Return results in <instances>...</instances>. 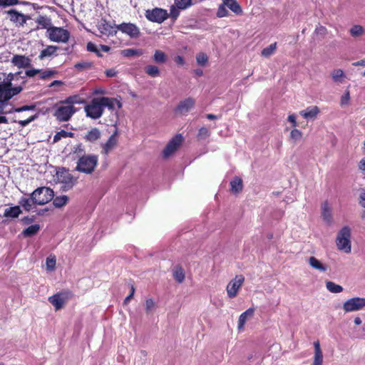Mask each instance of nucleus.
I'll use <instances>...</instances> for the list:
<instances>
[{"label":"nucleus","mask_w":365,"mask_h":365,"mask_svg":"<svg viewBox=\"0 0 365 365\" xmlns=\"http://www.w3.org/2000/svg\"><path fill=\"white\" fill-rule=\"evenodd\" d=\"M76 96H69L56 106L54 117L59 122L68 121L76 112L73 104L76 103Z\"/></svg>","instance_id":"f257e3e1"},{"label":"nucleus","mask_w":365,"mask_h":365,"mask_svg":"<svg viewBox=\"0 0 365 365\" xmlns=\"http://www.w3.org/2000/svg\"><path fill=\"white\" fill-rule=\"evenodd\" d=\"M98 163L96 155H86L78 159L76 170L80 173L91 174L96 169Z\"/></svg>","instance_id":"f03ea898"},{"label":"nucleus","mask_w":365,"mask_h":365,"mask_svg":"<svg viewBox=\"0 0 365 365\" xmlns=\"http://www.w3.org/2000/svg\"><path fill=\"white\" fill-rule=\"evenodd\" d=\"M31 197L34 205H43L53 199L54 192L50 187H40L31 194Z\"/></svg>","instance_id":"7ed1b4c3"},{"label":"nucleus","mask_w":365,"mask_h":365,"mask_svg":"<svg viewBox=\"0 0 365 365\" xmlns=\"http://www.w3.org/2000/svg\"><path fill=\"white\" fill-rule=\"evenodd\" d=\"M351 230L349 227H344L338 233L336 244L339 250L344 251L346 253L351 252Z\"/></svg>","instance_id":"20e7f679"},{"label":"nucleus","mask_w":365,"mask_h":365,"mask_svg":"<svg viewBox=\"0 0 365 365\" xmlns=\"http://www.w3.org/2000/svg\"><path fill=\"white\" fill-rule=\"evenodd\" d=\"M12 98L10 91H6L4 92H0V113H21L26 110H34L36 109V105H25L19 108H12L9 110L2 112L4 107L5 103Z\"/></svg>","instance_id":"39448f33"},{"label":"nucleus","mask_w":365,"mask_h":365,"mask_svg":"<svg viewBox=\"0 0 365 365\" xmlns=\"http://www.w3.org/2000/svg\"><path fill=\"white\" fill-rule=\"evenodd\" d=\"M72 297L73 294L71 291L64 290L49 297L48 300L55 307L56 310H60Z\"/></svg>","instance_id":"423d86ee"},{"label":"nucleus","mask_w":365,"mask_h":365,"mask_svg":"<svg viewBox=\"0 0 365 365\" xmlns=\"http://www.w3.org/2000/svg\"><path fill=\"white\" fill-rule=\"evenodd\" d=\"M86 116L92 119L100 118L104 112L100 98H94L84 108Z\"/></svg>","instance_id":"0eeeda50"},{"label":"nucleus","mask_w":365,"mask_h":365,"mask_svg":"<svg viewBox=\"0 0 365 365\" xmlns=\"http://www.w3.org/2000/svg\"><path fill=\"white\" fill-rule=\"evenodd\" d=\"M48 38L51 41L66 43L70 38L68 30L61 27L53 26L48 29Z\"/></svg>","instance_id":"6e6552de"},{"label":"nucleus","mask_w":365,"mask_h":365,"mask_svg":"<svg viewBox=\"0 0 365 365\" xmlns=\"http://www.w3.org/2000/svg\"><path fill=\"white\" fill-rule=\"evenodd\" d=\"M145 16L150 21L160 24L166 20L169 15L167 10L161 8H155L146 10Z\"/></svg>","instance_id":"1a4fd4ad"},{"label":"nucleus","mask_w":365,"mask_h":365,"mask_svg":"<svg viewBox=\"0 0 365 365\" xmlns=\"http://www.w3.org/2000/svg\"><path fill=\"white\" fill-rule=\"evenodd\" d=\"M245 282V277L242 274H238L227 285L226 291L230 298L235 297Z\"/></svg>","instance_id":"9d476101"},{"label":"nucleus","mask_w":365,"mask_h":365,"mask_svg":"<svg viewBox=\"0 0 365 365\" xmlns=\"http://www.w3.org/2000/svg\"><path fill=\"white\" fill-rule=\"evenodd\" d=\"M365 307V298L353 297L346 300L343 304V309L345 312H351L361 310Z\"/></svg>","instance_id":"9b49d317"},{"label":"nucleus","mask_w":365,"mask_h":365,"mask_svg":"<svg viewBox=\"0 0 365 365\" xmlns=\"http://www.w3.org/2000/svg\"><path fill=\"white\" fill-rule=\"evenodd\" d=\"M183 140L182 135L181 134H177L173 137L167 144L163 151V157L168 158L173 153H174L177 149L180 147Z\"/></svg>","instance_id":"f8f14e48"},{"label":"nucleus","mask_w":365,"mask_h":365,"mask_svg":"<svg viewBox=\"0 0 365 365\" xmlns=\"http://www.w3.org/2000/svg\"><path fill=\"white\" fill-rule=\"evenodd\" d=\"M117 31L119 30L122 33L125 34L130 38H138L140 36V29L134 24L132 23H122L116 25Z\"/></svg>","instance_id":"ddd939ff"},{"label":"nucleus","mask_w":365,"mask_h":365,"mask_svg":"<svg viewBox=\"0 0 365 365\" xmlns=\"http://www.w3.org/2000/svg\"><path fill=\"white\" fill-rule=\"evenodd\" d=\"M98 28L102 34L107 36H114L117 34L116 25L113 26L106 20H102L98 24Z\"/></svg>","instance_id":"4468645a"},{"label":"nucleus","mask_w":365,"mask_h":365,"mask_svg":"<svg viewBox=\"0 0 365 365\" xmlns=\"http://www.w3.org/2000/svg\"><path fill=\"white\" fill-rule=\"evenodd\" d=\"M118 131H115L109 137L108 140L102 144V153L107 155L110 150H112L117 145L118 143Z\"/></svg>","instance_id":"2eb2a0df"},{"label":"nucleus","mask_w":365,"mask_h":365,"mask_svg":"<svg viewBox=\"0 0 365 365\" xmlns=\"http://www.w3.org/2000/svg\"><path fill=\"white\" fill-rule=\"evenodd\" d=\"M101 103L102 104L103 108L107 107L110 110H113L115 109V106L116 105L118 108L120 109L122 108L123 104L120 100H118L115 98H109V97H100Z\"/></svg>","instance_id":"dca6fc26"},{"label":"nucleus","mask_w":365,"mask_h":365,"mask_svg":"<svg viewBox=\"0 0 365 365\" xmlns=\"http://www.w3.org/2000/svg\"><path fill=\"white\" fill-rule=\"evenodd\" d=\"M101 138V132L98 128H92L91 130H88L83 137L86 142L90 143H96Z\"/></svg>","instance_id":"f3484780"},{"label":"nucleus","mask_w":365,"mask_h":365,"mask_svg":"<svg viewBox=\"0 0 365 365\" xmlns=\"http://www.w3.org/2000/svg\"><path fill=\"white\" fill-rule=\"evenodd\" d=\"M195 105V100L187 98L181 101L175 108V111L181 114L187 113Z\"/></svg>","instance_id":"a211bd4d"},{"label":"nucleus","mask_w":365,"mask_h":365,"mask_svg":"<svg viewBox=\"0 0 365 365\" xmlns=\"http://www.w3.org/2000/svg\"><path fill=\"white\" fill-rule=\"evenodd\" d=\"M11 62L18 68H29L31 66V61L29 57L21 55H15Z\"/></svg>","instance_id":"6ab92c4d"},{"label":"nucleus","mask_w":365,"mask_h":365,"mask_svg":"<svg viewBox=\"0 0 365 365\" xmlns=\"http://www.w3.org/2000/svg\"><path fill=\"white\" fill-rule=\"evenodd\" d=\"M255 310V308L250 307L240 314L238 319L237 324V328L240 331L244 329V327L247 320L250 318H252L254 316Z\"/></svg>","instance_id":"aec40b11"},{"label":"nucleus","mask_w":365,"mask_h":365,"mask_svg":"<svg viewBox=\"0 0 365 365\" xmlns=\"http://www.w3.org/2000/svg\"><path fill=\"white\" fill-rule=\"evenodd\" d=\"M8 14L9 15L10 20L14 23H19L21 25H24L26 21L25 15L15 9L8 11Z\"/></svg>","instance_id":"412c9836"},{"label":"nucleus","mask_w":365,"mask_h":365,"mask_svg":"<svg viewBox=\"0 0 365 365\" xmlns=\"http://www.w3.org/2000/svg\"><path fill=\"white\" fill-rule=\"evenodd\" d=\"M222 1L226 7H228L235 14H242V9L237 0H222Z\"/></svg>","instance_id":"4be33fe9"},{"label":"nucleus","mask_w":365,"mask_h":365,"mask_svg":"<svg viewBox=\"0 0 365 365\" xmlns=\"http://www.w3.org/2000/svg\"><path fill=\"white\" fill-rule=\"evenodd\" d=\"M314 357L312 365H322L323 362V354L320 348V344L319 341L314 342Z\"/></svg>","instance_id":"5701e85b"},{"label":"nucleus","mask_w":365,"mask_h":365,"mask_svg":"<svg viewBox=\"0 0 365 365\" xmlns=\"http://www.w3.org/2000/svg\"><path fill=\"white\" fill-rule=\"evenodd\" d=\"M319 113V108L317 106H309L305 110L300 111V115L306 119L314 118Z\"/></svg>","instance_id":"b1692460"},{"label":"nucleus","mask_w":365,"mask_h":365,"mask_svg":"<svg viewBox=\"0 0 365 365\" xmlns=\"http://www.w3.org/2000/svg\"><path fill=\"white\" fill-rule=\"evenodd\" d=\"M21 213V210L20 206L16 205L14 207H11L6 208L4 212V217H11V218H16Z\"/></svg>","instance_id":"393cba45"},{"label":"nucleus","mask_w":365,"mask_h":365,"mask_svg":"<svg viewBox=\"0 0 365 365\" xmlns=\"http://www.w3.org/2000/svg\"><path fill=\"white\" fill-rule=\"evenodd\" d=\"M309 264L314 269L319 270L321 272H326L327 270V267L326 265L323 264L315 257H309Z\"/></svg>","instance_id":"a878e982"},{"label":"nucleus","mask_w":365,"mask_h":365,"mask_svg":"<svg viewBox=\"0 0 365 365\" xmlns=\"http://www.w3.org/2000/svg\"><path fill=\"white\" fill-rule=\"evenodd\" d=\"M120 54L123 57L129 58L132 56H140L143 54L142 49L126 48L120 51Z\"/></svg>","instance_id":"bb28decb"},{"label":"nucleus","mask_w":365,"mask_h":365,"mask_svg":"<svg viewBox=\"0 0 365 365\" xmlns=\"http://www.w3.org/2000/svg\"><path fill=\"white\" fill-rule=\"evenodd\" d=\"M231 191L234 193H238L242 191L243 187L242 180L239 177H235L230 182Z\"/></svg>","instance_id":"cd10ccee"},{"label":"nucleus","mask_w":365,"mask_h":365,"mask_svg":"<svg viewBox=\"0 0 365 365\" xmlns=\"http://www.w3.org/2000/svg\"><path fill=\"white\" fill-rule=\"evenodd\" d=\"M36 22L38 24L41 29H50L51 26V20L46 16H38L36 20Z\"/></svg>","instance_id":"c85d7f7f"},{"label":"nucleus","mask_w":365,"mask_h":365,"mask_svg":"<svg viewBox=\"0 0 365 365\" xmlns=\"http://www.w3.org/2000/svg\"><path fill=\"white\" fill-rule=\"evenodd\" d=\"M153 61L156 63H165L168 60L167 55L161 50H156L153 56Z\"/></svg>","instance_id":"c756f323"},{"label":"nucleus","mask_w":365,"mask_h":365,"mask_svg":"<svg viewBox=\"0 0 365 365\" xmlns=\"http://www.w3.org/2000/svg\"><path fill=\"white\" fill-rule=\"evenodd\" d=\"M40 230L39 225H32L23 230L22 235L25 237H32L37 234Z\"/></svg>","instance_id":"7c9ffc66"},{"label":"nucleus","mask_w":365,"mask_h":365,"mask_svg":"<svg viewBox=\"0 0 365 365\" xmlns=\"http://www.w3.org/2000/svg\"><path fill=\"white\" fill-rule=\"evenodd\" d=\"M71 154L75 155L76 158H78V159L81 158V156H86V150L83 143H80L76 145L73 148Z\"/></svg>","instance_id":"2f4dec72"},{"label":"nucleus","mask_w":365,"mask_h":365,"mask_svg":"<svg viewBox=\"0 0 365 365\" xmlns=\"http://www.w3.org/2000/svg\"><path fill=\"white\" fill-rule=\"evenodd\" d=\"M57 49L58 47L56 46H48L46 48L41 51L39 58L43 59L46 57L53 55L56 52Z\"/></svg>","instance_id":"473e14b6"},{"label":"nucleus","mask_w":365,"mask_h":365,"mask_svg":"<svg viewBox=\"0 0 365 365\" xmlns=\"http://www.w3.org/2000/svg\"><path fill=\"white\" fill-rule=\"evenodd\" d=\"M75 133L72 132H68L64 130H61L58 132H57L54 137H53V142L57 143L59 141L61 138H74Z\"/></svg>","instance_id":"72a5a7b5"},{"label":"nucleus","mask_w":365,"mask_h":365,"mask_svg":"<svg viewBox=\"0 0 365 365\" xmlns=\"http://www.w3.org/2000/svg\"><path fill=\"white\" fill-rule=\"evenodd\" d=\"M146 74L151 77H157L160 76V70L158 66L155 65H148L145 68Z\"/></svg>","instance_id":"f704fd0d"},{"label":"nucleus","mask_w":365,"mask_h":365,"mask_svg":"<svg viewBox=\"0 0 365 365\" xmlns=\"http://www.w3.org/2000/svg\"><path fill=\"white\" fill-rule=\"evenodd\" d=\"M68 201L66 195L57 196L53 199V204L56 207H62L66 205Z\"/></svg>","instance_id":"c9c22d12"},{"label":"nucleus","mask_w":365,"mask_h":365,"mask_svg":"<svg viewBox=\"0 0 365 365\" xmlns=\"http://www.w3.org/2000/svg\"><path fill=\"white\" fill-rule=\"evenodd\" d=\"M277 49V42L270 44L269 46L263 48L261 51V55L264 57L268 58L272 56Z\"/></svg>","instance_id":"e433bc0d"},{"label":"nucleus","mask_w":365,"mask_h":365,"mask_svg":"<svg viewBox=\"0 0 365 365\" xmlns=\"http://www.w3.org/2000/svg\"><path fill=\"white\" fill-rule=\"evenodd\" d=\"M326 287L331 293H340L343 291V287L341 285L331 281L326 282Z\"/></svg>","instance_id":"4c0bfd02"},{"label":"nucleus","mask_w":365,"mask_h":365,"mask_svg":"<svg viewBox=\"0 0 365 365\" xmlns=\"http://www.w3.org/2000/svg\"><path fill=\"white\" fill-rule=\"evenodd\" d=\"M38 117L37 114L31 115L26 120H16V118H14L12 120V123H17L20 125L21 127L24 128L28 125L30 123L36 120Z\"/></svg>","instance_id":"58836bf2"},{"label":"nucleus","mask_w":365,"mask_h":365,"mask_svg":"<svg viewBox=\"0 0 365 365\" xmlns=\"http://www.w3.org/2000/svg\"><path fill=\"white\" fill-rule=\"evenodd\" d=\"M322 216L324 217V219L327 221V222H329L331 219V210H330V208L329 207V204L327 202H324L323 204H322Z\"/></svg>","instance_id":"ea45409f"},{"label":"nucleus","mask_w":365,"mask_h":365,"mask_svg":"<svg viewBox=\"0 0 365 365\" xmlns=\"http://www.w3.org/2000/svg\"><path fill=\"white\" fill-rule=\"evenodd\" d=\"M57 73H58V72L56 70H50V69L45 70V71L41 70V73H39V74H40L39 78L42 80H47L51 77L55 76Z\"/></svg>","instance_id":"a19ab883"},{"label":"nucleus","mask_w":365,"mask_h":365,"mask_svg":"<svg viewBox=\"0 0 365 365\" xmlns=\"http://www.w3.org/2000/svg\"><path fill=\"white\" fill-rule=\"evenodd\" d=\"M175 4L178 9H186L193 4L192 0H175Z\"/></svg>","instance_id":"79ce46f5"},{"label":"nucleus","mask_w":365,"mask_h":365,"mask_svg":"<svg viewBox=\"0 0 365 365\" xmlns=\"http://www.w3.org/2000/svg\"><path fill=\"white\" fill-rule=\"evenodd\" d=\"M93 64L92 62L88 61H81L75 64L74 67L78 71H83L87 69H91L93 68Z\"/></svg>","instance_id":"37998d69"},{"label":"nucleus","mask_w":365,"mask_h":365,"mask_svg":"<svg viewBox=\"0 0 365 365\" xmlns=\"http://www.w3.org/2000/svg\"><path fill=\"white\" fill-rule=\"evenodd\" d=\"M174 278L177 282L181 283L185 279V273L182 267H178L174 272L173 274Z\"/></svg>","instance_id":"c03bdc74"},{"label":"nucleus","mask_w":365,"mask_h":365,"mask_svg":"<svg viewBox=\"0 0 365 365\" xmlns=\"http://www.w3.org/2000/svg\"><path fill=\"white\" fill-rule=\"evenodd\" d=\"M20 205L24 207V209L26 211H29L32 208V205H34L32 202L31 197L30 199L22 197L19 201Z\"/></svg>","instance_id":"a18cd8bd"},{"label":"nucleus","mask_w":365,"mask_h":365,"mask_svg":"<svg viewBox=\"0 0 365 365\" xmlns=\"http://www.w3.org/2000/svg\"><path fill=\"white\" fill-rule=\"evenodd\" d=\"M331 77L334 82H341V78L344 77V73L341 69H335L331 73Z\"/></svg>","instance_id":"49530a36"},{"label":"nucleus","mask_w":365,"mask_h":365,"mask_svg":"<svg viewBox=\"0 0 365 365\" xmlns=\"http://www.w3.org/2000/svg\"><path fill=\"white\" fill-rule=\"evenodd\" d=\"M229 15V12L226 9V6L223 2L219 6L217 11V16L220 18L226 17Z\"/></svg>","instance_id":"de8ad7c7"},{"label":"nucleus","mask_w":365,"mask_h":365,"mask_svg":"<svg viewBox=\"0 0 365 365\" xmlns=\"http://www.w3.org/2000/svg\"><path fill=\"white\" fill-rule=\"evenodd\" d=\"M196 61L199 65L204 66L208 61V57L205 53H200L196 56Z\"/></svg>","instance_id":"09e8293b"},{"label":"nucleus","mask_w":365,"mask_h":365,"mask_svg":"<svg viewBox=\"0 0 365 365\" xmlns=\"http://www.w3.org/2000/svg\"><path fill=\"white\" fill-rule=\"evenodd\" d=\"M364 33V29L361 26L355 25L350 29V34L352 36H359Z\"/></svg>","instance_id":"8fccbe9b"},{"label":"nucleus","mask_w":365,"mask_h":365,"mask_svg":"<svg viewBox=\"0 0 365 365\" xmlns=\"http://www.w3.org/2000/svg\"><path fill=\"white\" fill-rule=\"evenodd\" d=\"M56 257L54 256L53 257H47V259H46L47 269L50 270V271L53 270L56 267Z\"/></svg>","instance_id":"3c124183"},{"label":"nucleus","mask_w":365,"mask_h":365,"mask_svg":"<svg viewBox=\"0 0 365 365\" xmlns=\"http://www.w3.org/2000/svg\"><path fill=\"white\" fill-rule=\"evenodd\" d=\"M210 135V131L205 127H202L199 129L197 138L200 139H205Z\"/></svg>","instance_id":"603ef678"},{"label":"nucleus","mask_w":365,"mask_h":365,"mask_svg":"<svg viewBox=\"0 0 365 365\" xmlns=\"http://www.w3.org/2000/svg\"><path fill=\"white\" fill-rule=\"evenodd\" d=\"M87 50L91 52H93L96 53V55L98 57H101L102 54L101 53L100 51L97 48L96 46L92 42H88L87 43Z\"/></svg>","instance_id":"864d4df0"},{"label":"nucleus","mask_w":365,"mask_h":365,"mask_svg":"<svg viewBox=\"0 0 365 365\" xmlns=\"http://www.w3.org/2000/svg\"><path fill=\"white\" fill-rule=\"evenodd\" d=\"M302 137V133L298 129H293L290 133V138L294 140H298Z\"/></svg>","instance_id":"5fc2aeb1"},{"label":"nucleus","mask_w":365,"mask_h":365,"mask_svg":"<svg viewBox=\"0 0 365 365\" xmlns=\"http://www.w3.org/2000/svg\"><path fill=\"white\" fill-rule=\"evenodd\" d=\"M155 307V303L153 299H148L145 302V311L148 314L150 313Z\"/></svg>","instance_id":"6e6d98bb"},{"label":"nucleus","mask_w":365,"mask_h":365,"mask_svg":"<svg viewBox=\"0 0 365 365\" xmlns=\"http://www.w3.org/2000/svg\"><path fill=\"white\" fill-rule=\"evenodd\" d=\"M23 90V87L21 86H17L14 87H9V91L11 93V96L13 98L14 96L20 93Z\"/></svg>","instance_id":"4d7b16f0"},{"label":"nucleus","mask_w":365,"mask_h":365,"mask_svg":"<svg viewBox=\"0 0 365 365\" xmlns=\"http://www.w3.org/2000/svg\"><path fill=\"white\" fill-rule=\"evenodd\" d=\"M19 4V0H0V6H14Z\"/></svg>","instance_id":"13d9d810"},{"label":"nucleus","mask_w":365,"mask_h":365,"mask_svg":"<svg viewBox=\"0 0 365 365\" xmlns=\"http://www.w3.org/2000/svg\"><path fill=\"white\" fill-rule=\"evenodd\" d=\"M180 9H178V6H172L170 8V16L173 19H177V18L180 15Z\"/></svg>","instance_id":"bf43d9fd"},{"label":"nucleus","mask_w":365,"mask_h":365,"mask_svg":"<svg viewBox=\"0 0 365 365\" xmlns=\"http://www.w3.org/2000/svg\"><path fill=\"white\" fill-rule=\"evenodd\" d=\"M19 73H22V72L18 71L15 73H9L7 75L5 81L10 82V83H12V81H15V76H19Z\"/></svg>","instance_id":"052dcab7"},{"label":"nucleus","mask_w":365,"mask_h":365,"mask_svg":"<svg viewBox=\"0 0 365 365\" xmlns=\"http://www.w3.org/2000/svg\"><path fill=\"white\" fill-rule=\"evenodd\" d=\"M61 181L70 186H72L73 184V177L69 173H67V175L63 177V179L61 180Z\"/></svg>","instance_id":"680f3d73"},{"label":"nucleus","mask_w":365,"mask_h":365,"mask_svg":"<svg viewBox=\"0 0 365 365\" xmlns=\"http://www.w3.org/2000/svg\"><path fill=\"white\" fill-rule=\"evenodd\" d=\"M41 73V69L31 68L26 71V76L34 77Z\"/></svg>","instance_id":"e2e57ef3"},{"label":"nucleus","mask_w":365,"mask_h":365,"mask_svg":"<svg viewBox=\"0 0 365 365\" xmlns=\"http://www.w3.org/2000/svg\"><path fill=\"white\" fill-rule=\"evenodd\" d=\"M12 86V83L4 81L0 84V92H4L9 89V87Z\"/></svg>","instance_id":"0e129e2a"},{"label":"nucleus","mask_w":365,"mask_h":365,"mask_svg":"<svg viewBox=\"0 0 365 365\" xmlns=\"http://www.w3.org/2000/svg\"><path fill=\"white\" fill-rule=\"evenodd\" d=\"M349 91L346 92L341 98V105H344V104H346L348 103L349 101Z\"/></svg>","instance_id":"69168bd1"},{"label":"nucleus","mask_w":365,"mask_h":365,"mask_svg":"<svg viewBox=\"0 0 365 365\" xmlns=\"http://www.w3.org/2000/svg\"><path fill=\"white\" fill-rule=\"evenodd\" d=\"M105 73L107 77H114L117 75V71L114 68L108 69Z\"/></svg>","instance_id":"338daca9"},{"label":"nucleus","mask_w":365,"mask_h":365,"mask_svg":"<svg viewBox=\"0 0 365 365\" xmlns=\"http://www.w3.org/2000/svg\"><path fill=\"white\" fill-rule=\"evenodd\" d=\"M359 204L365 208V192L361 193L359 197Z\"/></svg>","instance_id":"774afa93"}]
</instances>
